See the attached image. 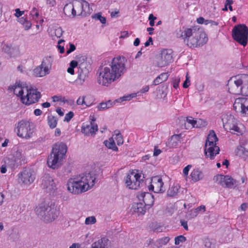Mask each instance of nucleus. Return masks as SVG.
I'll use <instances>...</instances> for the list:
<instances>
[{
    "mask_svg": "<svg viewBox=\"0 0 248 248\" xmlns=\"http://www.w3.org/2000/svg\"><path fill=\"white\" fill-rule=\"evenodd\" d=\"M91 97L86 96H81L77 100V104L83 107H89L93 103Z\"/></svg>",
    "mask_w": 248,
    "mask_h": 248,
    "instance_id": "nucleus-28",
    "label": "nucleus"
},
{
    "mask_svg": "<svg viewBox=\"0 0 248 248\" xmlns=\"http://www.w3.org/2000/svg\"><path fill=\"white\" fill-rule=\"evenodd\" d=\"M133 209L134 212L138 213L139 215H143L145 212L144 205L141 202L133 204Z\"/></svg>",
    "mask_w": 248,
    "mask_h": 248,
    "instance_id": "nucleus-36",
    "label": "nucleus"
},
{
    "mask_svg": "<svg viewBox=\"0 0 248 248\" xmlns=\"http://www.w3.org/2000/svg\"><path fill=\"white\" fill-rule=\"evenodd\" d=\"M30 16L33 20L36 21L39 16V12L38 9L35 7L33 8L30 12Z\"/></svg>",
    "mask_w": 248,
    "mask_h": 248,
    "instance_id": "nucleus-46",
    "label": "nucleus"
},
{
    "mask_svg": "<svg viewBox=\"0 0 248 248\" xmlns=\"http://www.w3.org/2000/svg\"><path fill=\"white\" fill-rule=\"evenodd\" d=\"M124 140L122 135L120 133H115L112 135V137L108 140L104 141L105 145L109 149L113 151L118 150L116 145H120L123 143Z\"/></svg>",
    "mask_w": 248,
    "mask_h": 248,
    "instance_id": "nucleus-19",
    "label": "nucleus"
},
{
    "mask_svg": "<svg viewBox=\"0 0 248 248\" xmlns=\"http://www.w3.org/2000/svg\"><path fill=\"white\" fill-rule=\"evenodd\" d=\"M97 130L98 126L93 120L89 123L83 124L81 129V132L88 136L94 135Z\"/></svg>",
    "mask_w": 248,
    "mask_h": 248,
    "instance_id": "nucleus-25",
    "label": "nucleus"
},
{
    "mask_svg": "<svg viewBox=\"0 0 248 248\" xmlns=\"http://www.w3.org/2000/svg\"><path fill=\"white\" fill-rule=\"evenodd\" d=\"M209 24H211V25H217V23L216 22L213 21L211 20H205L204 19L203 24L207 25Z\"/></svg>",
    "mask_w": 248,
    "mask_h": 248,
    "instance_id": "nucleus-58",
    "label": "nucleus"
},
{
    "mask_svg": "<svg viewBox=\"0 0 248 248\" xmlns=\"http://www.w3.org/2000/svg\"><path fill=\"white\" fill-rule=\"evenodd\" d=\"M18 183L24 187L30 186L34 181L35 175L30 169H25L18 174Z\"/></svg>",
    "mask_w": 248,
    "mask_h": 248,
    "instance_id": "nucleus-15",
    "label": "nucleus"
},
{
    "mask_svg": "<svg viewBox=\"0 0 248 248\" xmlns=\"http://www.w3.org/2000/svg\"><path fill=\"white\" fill-rule=\"evenodd\" d=\"M78 64V62L75 60L72 61L69 65V67L68 68L67 71L68 73L71 75L74 74V68L77 67Z\"/></svg>",
    "mask_w": 248,
    "mask_h": 248,
    "instance_id": "nucleus-42",
    "label": "nucleus"
},
{
    "mask_svg": "<svg viewBox=\"0 0 248 248\" xmlns=\"http://www.w3.org/2000/svg\"><path fill=\"white\" fill-rule=\"evenodd\" d=\"M7 167H9L4 161V164H3L0 168V171L2 173H5L7 171Z\"/></svg>",
    "mask_w": 248,
    "mask_h": 248,
    "instance_id": "nucleus-55",
    "label": "nucleus"
},
{
    "mask_svg": "<svg viewBox=\"0 0 248 248\" xmlns=\"http://www.w3.org/2000/svg\"><path fill=\"white\" fill-rule=\"evenodd\" d=\"M186 238L183 235H179L175 238V244L179 245L180 243L185 242Z\"/></svg>",
    "mask_w": 248,
    "mask_h": 248,
    "instance_id": "nucleus-49",
    "label": "nucleus"
},
{
    "mask_svg": "<svg viewBox=\"0 0 248 248\" xmlns=\"http://www.w3.org/2000/svg\"><path fill=\"white\" fill-rule=\"evenodd\" d=\"M180 186L178 184H173L170 186L167 191V194L169 196L173 197L177 194Z\"/></svg>",
    "mask_w": 248,
    "mask_h": 248,
    "instance_id": "nucleus-38",
    "label": "nucleus"
},
{
    "mask_svg": "<svg viewBox=\"0 0 248 248\" xmlns=\"http://www.w3.org/2000/svg\"><path fill=\"white\" fill-rule=\"evenodd\" d=\"M8 90L13 92L22 104L27 106L36 103L41 96V93L37 89L20 81H17L9 86Z\"/></svg>",
    "mask_w": 248,
    "mask_h": 248,
    "instance_id": "nucleus-2",
    "label": "nucleus"
},
{
    "mask_svg": "<svg viewBox=\"0 0 248 248\" xmlns=\"http://www.w3.org/2000/svg\"><path fill=\"white\" fill-rule=\"evenodd\" d=\"M126 71L125 59L120 56L115 57L108 65L99 69L98 82L102 86L108 87L112 82L120 80Z\"/></svg>",
    "mask_w": 248,
    "mask_h": 248,
    "instance_id": "nucleus-1",
    "label": "nucleus"
},
{
    "mask_svg": "<svg viewBox=\"0 0 248 248\" xmlns=\"http://www.w3.org/2000/svg\"><path fill=\"white\" fill-rule=\"evenodd\" d=\"M87 77L86 72L82 71L79 72L77 78L75 81V84L77 85H82L85 82Z\"/></svg>",
    "mask_w": 248,
    "mask_h": 248,
    "instance_id": "nucleus-35",
    "label": "nucleus"
},
{
    "mask_svg": "<svg viewBox=\"0 0 248 248\" xmlns=\"http://www.w3.org/2000/svg\"><path fill=\"white\" fill-rule=\"evenodd\" d=\"M179 140V136L178 135H173L170 140V141L171 142V146H176L178 145V141Z\"/></svg>",
    "mask_w": 248,
    "mask_h": 248,
    "instance_id": "nucleus-48",
    "label": "nucleus"
},
{
    "mask_svg": "<svg viewBox=\"0 0 248 248\" xmlns=\"http://www.w3.org/2000/svg\"><path fill=\"white\" fill-rule=\"evenodd\" d=\"M96 219L94 216H90L86 218L85 224L86 225H91L95 224Z\"/></svg>",
    "mask_w": 248,
    "mask_h": 248,
    "instance_id": "nucleus-44",
    "label": "nucleus"
},
{
    "mask_svg": "<svg viewBox=\"0 0 248 248\" xmlns=\"http://www.w3.org/2000/svg\"><path fill=\"white\" fill-rule=\"evenodd\" d=\"M248 34V29L243 25L235 26L232 31L233 39L243 46L247 44Z\"/></svg>",
    "mask_w": 248,
    "mask_h": 248,
    "instance_id": "nucleus-13",
    "label": "nucleus"
},
{
    "mask_svg": "<svg viewBox=\"0 0 248 248\" xmlns=\"http://www.w3.org/2000/svg\"><path fill=\"white\" fill-rule=\"evenodd\" d=\"M236 155L244 159H248V140H242L235 150Z\"/></svg>",
    "mask_w": 248,
    "mask_h": 248,
    "instance_id": "nucleus-24",
    "label": "nucleus"
},
{
    "mask_svg": "<svg viewBox=\"0 0 248 248\" xmlns=\"http://www.w3.org/2000/svg\"><path fill=\"white\" fill-rule=\"evenodd\" d=\"M24 28L25 30H29L31 27V23L30 21H27L24 24H23Z\"/></svg>",
    "mask_w": 248,
    "mask_h": 248,
    "instance_id": "nucleus-56",
    "label": "nucleus"
},
{
    "mask_svg": "<svg viewBox=\"0 0 248 248\" xmlns=\"http://www.w3.org/2000/svg\"><path fill=\"white\" fill-rule=\"evenodd\" d=\"M172 51L170 49L163 50L157 60V64L159 67H163L172 62Z\"/></svg>",
    "mask_w": 248,
    "mask_h": 248,
    "instance_id": "nucleus-21",
    "label": "nucleus"
},
{
    "mask_svg": "<svg viewBox=\"0 0 248 248\" xmlns=\"http://www.w3.org/2000/svg\"><path fill=\"white\" fill-rule=\"evenodd\" d=\"M63 12L67 16L75 17L74 1L72 3L66 4L63 8Z\"/></svg>",
    "mask_w": 248,
    "mask_h": 248,
    "instance_id": "nucleus-31",
    "label": "nucleus"
},
{
    "mask_svg": "<svg viewBox=\"0 0 248 248\" xmlns=\"http://www.w3.org/2000/svg\"><path fill=\"white\" fill-rule=\"evenodd\" d=\"M143 177L138 170L129 171L124 178L126 187L130 189H138L143 183Z\"/></svg>",
    "mask_w": 248,
    "mask_h": 248,
    "instance_id": "nucleus-10",
    "label": "nucleus"
},
{
    "mask_svg": "<svg viewBox=\"0 0 248 248\" xmlns=\"http://www.w3.org/2000/svg\"><path fill=\"white\" fill-rule=\"evenodd\" d=\"M115 103L112 102L109 100L106 102H102L100 103L97 106V109L100 111L104 110L108 108L112 107Z\"/></svg>",
    "mask_w": 248,
    "mask_h": 248,
    "instance_id": "nucleus-39",
    "label": "nucleus"
},
{
    "mask_svg": "<svg viewBox=\"0 0 248 248\" xmlns=\"http://www.w3.org/2000/svg\"><path fill=\"white\" fill-rule=\"evenodd\" d=\"M46 3L50 6H54L56 4L55 0H46Z\"/></svg>",
    "mask_w": 248,
    "mask_h": 248,
    "instance_id": "nucleus-63",
    "label": "nucleus"
},
{
    "mask_svg": "<svg viewBox=\"0 0 248 248\" xmlns=\"http://www.w3.org/2000/svg\"><path fill=\"white\" fill-rule=\"evenodd\" d=\"M177 36L182 38L191 48L202 46L208 41L205 32L196 28H183L177 33Z\"/></svg>",
    "mask_w": 248,
    "mask_h": 248,
    "instance_id": "nucleus-4",
    "label": "nucleus"
},
{
    "mask_svg": "<svg viewBox=\"0 0 248 248\" xmlns=\"http://www.w3.org/2000/svg\"><path fill=\"white\" fill-rule=\"evenodd\" d=\"M227 86L230 93L248 96V75H238L231 78Z\"/></svg>",
    "mask_w": 248,
    "mask_h": 248,
    "instance_id": "nucleus-5",
    "label": "nucleus"
},
{
    "mask_svg": "<svg viewBox=\"0 0 248 248\" xmlns=\"http://www.w3.org/2000/svg\"><path fill=\"white\" fill-rule=\"evenodd\" d=\"M24 14V11H20L19 9L17 8L15 10V16L17 17H19Z\"/></svg>",
    "mask_w": 248,
    "mask_h": 248,
    "instance_id": "nucleus-54",
    "label": "nucleus"
},
{
    "mask_svg": "<svg viewBox=\"0 0 248 248\" xmlns=\"http://www.w3.org/2000/svg\"><path fill=\"white\" fill-rule=\"evenodd\" d=\"M76 46L72 43H69L66 46V55H68L76 50Z\"/></svg>",
    "mask_w": 248,
    "mask_h": 248,
    "instance_id": "nucleus-47",
    "label": "nucleus"
},
{
    "mask_svg": "<svg viewBox=\"0 0 248 248\" xmlns=\"http://www.w3.org/2000/svg\"><path fill=\"white\" fill-rule=\"evenodd\" d=\"M161 153V151L158 149L157 147H155L154 151V156H156L158 155Z\"/></svg>",
    "mask_w": 248,
    "mask_h": 248,
    "instance_id": "nucleus-62",
    "label": "nucleus"
},
{
    "mask_svg": "<svg viewBox=\"0 0 248 248\" xmlns=\"http://www.w3.org/2000/svg\"><path fill=\"white\" fill-rule=\"evenodd\" d=\"M92 17L93 18L99 20L100 22L102 24L106 23V19L105 17L102 16L101 13H98L94 14L92 16Z\"/></svg>",
    "mask_w": 248,
    "mask_h": 248,
    "instance_id": "nucleus-45",
    "label": "nucleus"
},
{
    "mask_svg": "<svg viewBox=\"0 0 248 248\" xmlns=\"http://www.w3.org/2000/svg\"><path fill=\"white\" fill-rule=\"evenodd\" d=\"M218 139L213 130L210 131L205 143L204 152L206 157L214 159L219 153V148L217 145Z\"/></svg>",
    "mask_w": 248,
    "mask_h": 248,
    "instance_id": "nucleus-9",
    "label": "nucleus"
},
{
    "mask_svg": "<svg viewBox=\"0 0 248 248\" xmlns=\"http://www.w3.org/2000/svg\"><path fill=\"white\" fill-rule=\"evenodd\" d=\"M81 244L78 243H73L69 247V248H80Z\"/></svg>",
    "mask_w": 248,
    "mask_h": 248,
    "instance_id": "nucleus-64",
    "label": "nucleus"
},
{
    "mask_svg": "<svg viewBox=\"0 0 248 248\" xmlns=\"http://www.w3.org/2000/svg\"><path fill=\"white\" fill-rule=\"evenodd\" d=\"M149 90V86H145L143 87L138 92V93H143L148 92Z\"/></svg>",
    "mask_w": 248,
    "mask_h": 248,
    "instance_id": "nucleus-59",
    "label": "nucleus"
},
{
    "mask_svg": "<svg viewBox=\"0 0 248 248\" xmlns=\"http://www.w3.org/2000/svg\"><path fill=\"white\" fill-rule=\"evenodd\" d=\"M53 100L54 102H58L61 101L62 102H66L67 101L66 100H65L64 97H62L60 96H54L53 97Z\"/></svg>",
    "mask_w": 248,
    "mask_h": 248,
    "instance_id": "nucleus-52",
    "label": "nucleus"
},
{
    "mask_svg": "<svg viewBox=\"0 0 248 248\" xmlns=\"http://www.w3.org/2000/svg\"><path fill=\"white\" fill-rule=\"evenodd\" d=\"M192 168L191 165H188L183 169L182 175L184 179L187 181L194 183L200 181L204 178V174L202 170L198 168L193 169L190 172H189Z\"/></svg>",
    "mask_w": 248,
    "mask_h": 248,
    "instance_id": "nucleus-12",
    "label": "nucleus"
},
{
    "mask_svg": "<svg viewBox=\"0 0 248 248\" xmlns=\"http://www.w3.org/2000/svg\"><path fill=\"white\" fill-rule=\"evenodd\" d=\"M129 35V34L127 31H123L121 33L120 38H125L128 37Z\"/></svg>",
    "mask_w": 248,
    "mask_h": 248,
    "instance_id": "nucleus-61",
    "label": "nucleus"
},
{
    "mask_svg": "<svg viewBox=\"0 0 248 248\" xmlns=\"http://www.w3.org/2000/svg\"><path fill=\"white\" fill-rule=\"evenodd\" d=\"M149 190H152L155 193H163L166 190L164 186V182L162 179L159 176H156L152 178L151 185L149 186Z\"/></svg>",
    "mask_w": 248,
    "mask_h": 248,
    "instance_id": "nucleus-22",
    "label": "nucleus"
},
{
    "mask_svg": "<svg viewBox=\"0 0 248 248\" xmlns=\"http://www.w3.org/2000/svg\"><path fill=\"white\" fill-rule=\"evenodd\" d=\"M73 116L74 113L71 111H70L65 115L64 121L68 122L71 120V119L73 117Z\"/></svg>",
    "mask_w": 248,
    "mask_h": 248,
    "instance_id": "nucleus-51",
    "label": "nucleus"
},
{
    "mask_svg": "<svg viewBox=\"0 0 248 248\" xmlns=\"http://www.w3.org/2000/svg\"><path fill=\"white\" fill-rule=\"evenodd\" d=\"M67 150V146L63 143L60 142L54 145L51 154L47 158V163L48 167L53 169L60 167L65 157Z\"/></svg>",
    "mask_w": 248,
    "mask_h": 248,
    "instance_id": "nucleus-6",
    "label": "nucleus"
},
{
    "mask_svg": "<svg viewBox=\"0 0 248 248\" xmlns=\"http://www.w3.org/2000/svg\"><path fill=\"white\" fill-rule=\"evenodd\" d=\"M214 181L218 185L225 188H233L236 181L228 175L217 174L214 176Z\"/></svg>",
    "mask_w": 248,
    "mask_h": 248,
    "instance_id": "nucleus-16",
    "label": "nucleus"
},
{
    "mask_svg": "<svg viewBox=\"0 0 248 248\" xmlns=\"http://www.w3.org/2000/svg\"><path fill=\"white\" fill-rule=\"evenodd\" d=\"M190 81L189 77H188V74H187L186 76V80L183 83V87L185 88H186L188 87L190 85Z\"/></svg>",
    "mask_w": 248,
    "mask_h": 248,
    "instance_id": "nucleus-53",
    "label": "nucleus"
},
{
    "mask_svg": "<svg viewBox=\"0 0 248 248\" xmlns=\"http://www.w3.org/2000/svg\"><path fill=\"white\" fill-rule=\"evenodd\" d=\"M206 125V122L202 119L195 120L192 117H187L185 120V127L188 129L192 128H198Z\"/></svg>",
    "mask_w": 248,
    "mask_h": 248,
    "instance_id": "nucleus-23",
    "label": "nucleus"
},
{
    "mask_svg": "<svg viewBox=\"0 0 248 248\" xmlns=\"http://www.w3.org/2000/svg\"><path fill=\"white\" fill-rule=\"evenodd\" d=\"M222 122L224 128L231 133L242 135L244 131V125L239 123L238 120L230 113H225L221 115Z\"/></svg>",
    "mask_w": 248,
    "mask_h": 248,
    "instance_id": "nucleus-8",
    "label": "nucleus"
},
{
    "mask_svg": "<svg viewBox=\"0 0 248 248\" xmlns=\"http://www.w3.org/2000/svg\"><path fill=\"white\" fill-rule=\"evenodd\" d=\"M73 1L75 16H85L92 12V9L87 1L84 0H75Z\"/></svg>",
    "mask_w": 248,
    "mask_h": 248,
    "instance_id": "nucleus-14",
    "label": "nucleus"
},
{
    "mask_svg": "<svg viewBox=\"0 0 248 248\" xmlns=\"http://www.w3.org/2000/svg\"><path fill=\"white\" fill-rule=\"evenodd\" d=\"M53 59L51 57L47 56L44 58L42 62L41 65L46 71L50 72V70L51 68Z\"/></svg>",
    "mask_w": 248,
    "mask_h": 248,
    "instance_id": "nucleus-30",
    "label": "nucleus"
},
{
    "mask_svg": "<svg viewBox=\"0 0 248 248\" xmlns=\"http://www.w3.org/2000/svg\"><path fill=\"white\" fill-rule=\"evenodd\" d=\"M41 185L42 188L46 192L54 193L57 190V184L52 177L48 174H45L42 179Z\"/></svg>",
    "mask_w": 248,
    "mask_h": 248,
    "instance_id": "nucleus-18",
    "label": "nucleus"
},
{
    "mask_svg": "<svg viewBox=\"0 0 248 248\" xmlns=\"http://www.w3.org/2000/svg\"><path fill=\"white\" fill-rule=\"evenodd\" d=\"M15 131L19 137L28 140L32 137L34 129L31 122L22 120L16 125Z\"/></svg>",
    "mask_w": 248,
    "mask_h": 248,
    "instance_id": "nucleus-11",
    "label": "nucleus"
},
{
    "mask_svg": "<svg viewBox=\"0 0 248 248\" xmlns=\"http://www.w3.org/2000/svg\"><path fill=\"white\" fill-rule=\"evenodd\" d=\"M33 73L35 76L37 77H43L49 73L48 71H46L41 65L34 68Z\"/></svg>",
    "mask_w": 248,
    "mask_h": 248,
    "instance_id": "nucleus-34",
    "label": "nucleus"
},
{
    "mask_svg": "<svg viewBox=\"0 0 248 248\" xmlns=\"http://www.w3.org/2000/svg\"><path fill=\"white\" fill-rule=\"evenodd\" d=\"M180 223L181 225L184 227V228L187 231L188 230V227L187 225V222L186 221H185L184 220H181L180 221Z\"/></svg>",
    "mask_w": 248,
    "mask_h": 248,
    "instance_id": "nucleus-57",
    "label": "nucleus"
},
{
    "mask_svg": "<svg viewBox=\"0 0 248 248\" xmlns=\"http://www.w3.org/2000/svg\"><path fill=\"white\" fill-rule=\"evenodd\" d=\"M25 156L20 150H17L12 156L5 159V163L11 169H15L20 166L24 160Z\"/></svg>",
    "mask_w": 248,
    "mask_h": 248,
    "instance_id": "nucleus-20",
    "label": "nucleus"
},
{
    "mask_svg": "<svg viewBox=\"0 0 248 248\" xmlns=\"http://www.w3.org/2000/svg\"><path fill=\"white\" fill-rule=\"evenodd\" d=\"M233 109L243 116L248 115V98L238 97L235 99L233 104Z\"/></svg>",
    "mask_w": 248,
    "mask_h": 248,
    "instance_id": "nucleus-17",
    "label": "nucleus"
},
{
    "mask_svg": "<svg viewBox=\"0 0 248 248\" xmlns=\"http://www.w3.org/2000/svg\"><path fill=\"white\" fill-rule=\"evenodd\" d=\"M140 200H142L144 204L151 206L153 205L154 202V198L153 196L148 192H141L138 196Z\"/></svg>",
    "mask_w": 248,
    "mask_h": 248,
    "instance_id": "nucleus-27",
    "label": "nucleus"
},
{
    "mask_svg": "<svg viewBox=\"0 0 248 248\" xmlns=\"http://www.w3.org/2000/svg\"><path fill=\"white\" fill-rule=\"evenodd\" d=\"M49 33L52 39L54 40L56 38H60L62 35L63 31L61 28L57 27L51 29L49 31Z\"/></svg>",
    "mask_w": 248,
    "mask_h": 248,
    "instance_id": "nucleus-32",
    "label": "nucleus"
},
{
    "mask_svg": "<svg viewBox=\"0 0 248 248\" xmlns=\"http://www.w3.org/2000/svg\"><path fill=\"white\" fill-rule=\"evenodd\" d=\"M169 77V75L167 73H163L161 74L159 76L156 78L154 80V84L155 85H158L162 82L165 81L167 80Z\"/></svg>",
    "mask_w": 248,
    "mask_h": 248,
    "instance_id": "nucleus-37",
    "label": "nucleus"
},
{
    "mask_svg": "<svg viewBox=\"0 0 248 248\" xmlns=\"http://www.w3.org/2000/svg\"><path fill=\"white\" fill-rule=\"evenodd\" d=\"M205 210V206L202 205L195 209H192L190 211L189 216L191 218H194L197 217L199 214L204 212Z\"/></svg>",
    "mask_w": 248,
    "mask_h": 248,
    "instance_id": "nucleus-33",
    "label": "nucleus"
},
{
    "mask_svg": "<svg viewBox=\"0 0 248 248\" xmlns=\"http://www.w3.org/2000/svg\"><path fill=\"white\" fill-rule=\"evenodd\" d=\"M48 124L51 128H54L57 124L56 118L53 116H48L47 117Z\"/></svg>",
    "mask_w": 248,
    "mask_h": 248,
    "instance_id": "nucleus-41",
    "label": "nucleus"
},
{
    "mask_svg": "<svg viewBox=\"0 0 248 248\" xmlns=\"http://www.w3.org/2000/svg\"><path fill=\"white\" fill-rule=\"evenodd\" d=\"M64 42V40L63 39H60L58 42V45L57 46V48L58 51L59 53L63 54L65 52V49L64 47V44L62 45V43Z\"/></svg>",
    "mask_w": 248,
    "mask_h": 248,
    "instance_id": "nucleus-43",
    "label": "nucleus"
},
{
    "mask_svg": "<svg viewBox=\"0 0 248 248\" xmlns=\"http://www.w3.org/2000/svg\"><path fill=\"white\" fill-rule=\"evenodd\" d=\"M226 4L228 6V8L229 9V10L231 11H232L233 10L232 7V4L233 3L232 0H226Z\"/></svg>",
    "mask_w": 248,
    "mask_h": 248,
    "instance_id": "nucleus-60",
    "label": "nucleus"
},
{
    "mask_svg": "<svg viewBox=\"0 0 248 248\" xmlns=\"http://www.w3.org/2000/svg\"><path fill=\"white\" fill-rule=\"evenodd\" d=\"M96 179V175L93 172L82 173L74 176L67 181V190L74 195L84 193L93 187Z\"/></svg>",
    "mask_w": 248,
    "mask_h": 248,
    "instance_id": "nucleus-3",
    "label": "nucleus"
},
{
    "mask_svg": "<svg viewBox=\"0 0 248 248\" xmlns=\"http://www.w3.org/2000/svg\"><path fill=\"white\" fill-rule=\"evenodd\" d=\"M108 240L106 237H103L91 245V248H108Z\"/></svg>",
    "mask_w": 248,
    "mask_h": 248,
    "instance_id": "nucleus-29",
    "label": "nucleus"
},
{
    "mask_svg": "<svg viewBox=\"0 0 248 248\" xmlns=\"http://www.w3.org/2000/svg\"><path fill=\"white\" fill-rule=\"evenodd\" d=\"M137 96V93H133L131 94H128L125 95L123 96V97H120L117 99L115 100V102L121 103L122 102L129 101L131 100L133 98Z\"/></svg>",
    "mask_w": 248,
    "mask_h": 248,
    "instance_id": "nucleus-40",
    "label": "nucleus"
},
{
    "mask_svg": "<svg viewBox=\"0 0 248 248\" xmlns=\"http://www.w3.org/2000/svg\"><path fill=\"white\" fill-rule=\"evenodd\" d=\"M170 240L169 237H162L156 240L149 239L148 241V244L150 245L152 248H161L163 246L168 244Z\"/></svg>",
    "mask_w": 248,
    "mask_h": 248,
    "instance_id": "nucleus-26",
    "label": "nucleus"
},
{
    "mask_svg": "<svg viewBox=\"0 0 248 248\" xmlns=\"http://www.w3.org/2000/svg\"><path fill=\"white\" fill-rule=\"evenodd\" d=\"M35 211L46 223L55 220L59 215V211L52 203H42L36 208Z\"/></svg>",
    "mask_w": 248,
    "mask_h": 248,
    "instance_id": "nucleus-7",
    "label": "nucleus"
},
{
    "mask_svg": "<svg viewBox=\"0 0 248 248\" xmlns=\"http://www.w3.org/2000/svg\"><path fill=\"white\" fill-rule=\"evenodd\" d=\"M156 19V17L155 16L152 14H151L148 17L149 20V24L151 27L155 25V20Z\"/></svg>",
    "mask_w": 248,
    "mask_h": 248,
    "instance_id": "nucleus-50",
    "label": "nucleus"
}]
</instances>
